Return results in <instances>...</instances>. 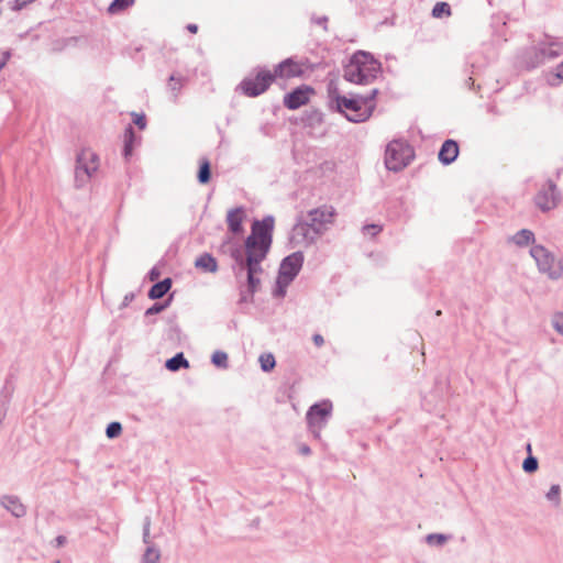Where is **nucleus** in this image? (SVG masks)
<instances>
[{
    "instance_id": "1",
    "label": "nucleus",
    "mask_w": 563,
    "mask_h": 563,
    "mask_svg": "<svg viewBox=\"0 0 563 563\" xmlns=\"http://www.w3.org/2000/svg\"><path fill=\"white\" fill-rule=\"evenodd\" d=\"M274 228L273 217H266L262 221H255L252 225V232L245 240L246 258H243L242 252L236 250L232 253L236 265L239 266L236 275L245 273L247 278V292L252 296L261 284L262 274L261 263L265 260L271 244L272 231Z\"/></svg>"
},
{
    "instance_id": "2",
    "label": "nucleus",
    "mask_w": 563,
    "mask_h": 563,
    "mask_svg": "<svg viewBox=\"0 0 563 563\" xmlns=\"http://www.w3.org/2000/svg\"><path fill=\"white\" fill-rule=\"evenodd\" d=\"M376 93L377 89H372L368 96L352 95L346 97L340 95L333 84L329 86V95L335 102L336 109L352 122H363L369 118L374 108L373 99Z\"/></svg>"
},
{
    "instance_id": "3",
    "label": "nucleus",
    "mask_w": 563,
    "mask_h": 563,
    "mask_svg": "<svg viewBox=\"0 0 563 563\" xmlns=\"http://www.w3.org/2000/svg\"><path fill=\"white\" fill-rule=\"evenodd\" d=\"M380 71V64L366 52L355 53L344 67L343 77L346 81L357 85L371 84Z\"/></svg>"
},
{
    "instance_id": "4",
    "label": "nucleus",
    "mask_w": 563,
    "mask_h": 563,
    "mask_svg": "<svg viewBox=\"0 0 563 563\" xmlns=\"http://www.w3.org/2000/svg\"><path fill=\"white\" fill-rule=\"evenodd\" d=\"M302 252H294L282 261L276 280V287L273 290V295L275 297L283 298L286 295L287 287L296 278L302 267Z\"/></svg>"
},
{
    "instance_id": "5",
    "label": "nucleus",
    "mask_w": 563,
    "mask_h": 563,
    "mask_svg": "<svg viewBox=\"0 0 563 563\" xmlns=\"http://www.w3.org/2000/svg\"><path fill=\"white\" fill-rule=\"evenodd\" d=\"M99 168V157L98 155L89 150L84 148L79 152L76 159V168H75V185L77 188H82L86 186L93 174Z\"/></svg>"
},
{
    "instance_id": "6",
    "label": "nucleus",
    "mask_w": 563,
    "mask_h": 563,
    "mask_svg": "<svg viewBox=\"0 0 563 563\" xmlns=\"http://www.w3.org/2000/svg\"><path fill=\"white\" fill-rule=\"evenodd\" d=\"M332 413V402L323 400L312 405L307 411L308 428L314 438L319 439L322 429L327 426L329 418Z\"/></svg>"
},
{
    "instance_id": "7",
    "label": "nucleus",
    "mask_w": 563,
    "mask_h": 563,
    "mask_svg": "<svg viewBox=\"0 0 563 563\" xmlns=\"http://www.w3.org/2000/svg\"><path fill=\"white\" fill-rule=\"evenodd\" d=\"M415 158L412 146L401 140L389 144V170L399 172L406 168Z\"/></svg>"
},
{
    "instance_id": "8",
    "label": "nucleus",
    "mask_w": 563,
    "mask_h": 563,
    "mask_svg": "<svg viewBox=\"0 0 563 563\" xmlns=\"http://www.w3.org/2000/svg\"><path fill=\"white\" fill-rule=\"evenodd\" d=\"M531 255L536 260L539 269L548 274L550 278H558L562 275L563 266L543 246H533L531 249Z\"/></svg>"
},
{
    "instance_id": "9",
    "label": "nucleus",
    "mask_w": 563,
    "mask_h": 563,
    "mask_svg": "<svg viewBox=\"0 0 563 563\" xmlns=\"http://www.w3.org/2000/svg\"><path fill=\"white\" fill-rule=\"evenodd\" d=\"M335 210L331 206H322L310 210L305 219L322 235L334 221Z\"/></svg>"
},
{
    "instance_id": "10",
    "label": "nucleus",
    "mask_w": 563,
    "mask_h": 563,
    "mask_svg": "<svg viewBox=\"0 0 563 563\" xmlns=\"http://www.w3.org/2000/svg\"><path fill=\"white\" fill-rule=\"evenodd\" d=\"M274 80V75L267 70H261L254 78L247 77L245 78L240 87L244 95L249 97H256L266 91L272 81Z\"/></svg>"
},
{
    "instance_id": "11",
    "label": "nucleus",
    "mask_w": 563,
    "mask_h": 563,
    "mask_svg": "<svg viewBox=\"0 0 563 563\" xmlns=\"http://www.w3.org/2000/svg\"><path fill=\"white\" fill-rule=\"evenodd\" d=\"M320 233L317 232L306 220L298 221L290 235V241L295 245L310 246L317 242L320 238Z\"/></svg>"
},
{
    "instance_id": "12",
    "label": "nucleus",
    "mask_w": 563,
    "mask_h": 563,
    "mask_svg": "<svg viewBox=\"0 0 563 563\" xmlns=\"http://www.w3.org/2000/svg\"><path fill=\"white\" fill-rule=\"evenodd\" d=\"M560 201L556 185L548 181L536 195L534 203L543 212L550 211L558 207Z\"/></svg>"
},
{
    "instance_id": "13",
    "label": "nucleus",
    "mask_w": 563,
    "mask_h": 563,
    "mask_svg": "<svg viewBox=\"0 0 563 563\" xmlns=\"http://www.w3.org/2000/svg\"><path fill=\"white\" fill-rule=\"evenodd\" d=\"M163 537L159 531L152 533L151 530H144L143 542L146 544V549L142 556V563H157L159 561L161 550L157 540Z\"/></svg>"
},
{
    "instance_id": "14",
    "label": "nucleus",
    "mask_w": 563,
    "mask_h": 563,
    "mask_svg": "<svg viewBox=\"0 0 563 563\" xmlns=\"http://www.w3.org/2000/svg\"><path fill=\"white\" fill-rule=\"evenodd\" d=\"M0 506L15 518H22L26 515V506L16 495L4 494L0 496Z\"/></svg>"
},
{
    "instance_id": "15",
    "label": "nucleus",
    "mask_w": 563,
    "mask_h": 563,
    "mask_svg": "<svg viewBox=\"0 0 563 563\" xmlns=\"http://www.w3.org/2000/svg\"><path fill=\"white\" fill-rule=\"evenodd\" d=\"M310 92L311 89L307 87L298 88L285 96L284 104L291 110L298 109L308 102Z\"/></svg>"
},
{
    "instance_id": "16",
    "label": "nucleus",
    "mask_w": 563,
    "mask_h": 563,
    "mask_svg": "<svg viewBox=\"0 0 563 563\" xmlns=\"http://www.w3.org/2000/svg\"><path fill=\"white\" fill-rule=\"evenodd\" d=\"M302 74V67L297 62L292 60L291 58L285 59L275 69L274 78L280 77V78H292L300 76Z\"/></svg>"
},
{
    "instance_id": "17",
    "label": "nucleus",
    "mask_w": 563,
    "mask_h": 563,
    "mask_svg": "<svg viewBox=\"0 0 563 563\" xmlns=\"http://www.w3.org/2000/svg\"><path fill=\"white\" fill-rule=\"evenodd\" d=\"M246 214L242 207H238L228 211L227 222L229 230L233 234H240L243 232L242 223L245 220Z\"/></svg>"
},
{
    "instance_id": "18",
    "label": "nucleus",
    "mask_w": 563,
    "mask_h": 563,
    "mask_svg": "<svg viewBox=\"0 0 563 563\" xmlns=\"http://www.w3.org/2000/svg\"><path fill=\"white\" fill-rule=\"evenodd\" d=\"M459 152L460 148L457 143L453 140H446L440 148L438 155L439 161L444 165H449L456 159V157L459 156Z\"/></svg>"
},
{
    "instance_id": "19",
    "label": "nucleus",
    "mask_w": 563,
    "mask_h": 563,
    "mask_svg": "<svg viewBox=\"0 0 563 563\" xmlns=\"http://www.w3.org/2000/svg\"><path fill=\"white\" fill-rule=\"evenodd\" d=\"M195 266L208 273H216L218 269L217 261L210 254L199 256L195 262Z\"/></svg>"
},
{
    "instance_id": "20",
    "label": "nucleus",
    "mask_w": 563,
    "mask_h": 563,
    "mask_svg": "<svg viewBox=\"0 0 563 563\" xmlns=\"http://www.w3.org/2000/svg\"><path fill=\"white\" fill-rule=\"evenodd\" d=\"M170 287H172L170 278H165L164 280L158 282L152 286V288L148 291V297L151 299H159L164 295H166V292L170 289Z\"/></svg>"
},
{
    "instance_id": "21",
    "label": "nucleus",
    "mask_w": 563,
    "mask_h": 563,
    "mask_svg": "<svg viewBox=\"0 0 563 563\" xmlns=\"http://www.w3.org/2000/svg\"><path fill=\"white\" fill-rule=\"evenodd\" d=\"M166 367L169 369V371H178L179 368L181 367H189V363L188 361L184 357V354L183 353H178L176 354L174 357L169 358L167 362H166Z\"/></svg>"
},
{
    "instance_id": "22",
    "label": "nucleus",
    "mask_w": 563,
    "mask_h": 563,
    "mask_svg": "<svg viewBox=\"0 0 563 563\" xmlns=\"http://www.w3.org/2000/svg\"><path fill=\"white\" fill-rule=\"evenodd\" d=\"M534 239L533 233L530 230L523 229L519 231L514 238V242L519 245H528L530 242H532Z\"/></svg>"
},
{
    "instance_id": "23",
    "label": "nucleus",
    "mask_w": 563,
    "mask_h": 563,
    "mask_svg": "<svg viewBox=\"0 0 563 563\" xmlns=\"http://www.w3.org/2000/svg\"><path fill=\"white\" fill-rule=\"evenodd\" d=\"M451 7L446 2H438L432 9V15L437 19L451 15Z\"/></svg>"
},
{
    "instance_id": "24",
    "label": "nucleus",
    "mask_w": 563,
    "mask_h": 563,
    "mask_svg": "<svg viewBox=\"0 0 563 563\" xmlns=\"http://www.w3.org/2000/svg\"><path fill=\"white\" fill-rule=\"evenodd\" d=\"M210 163L208 159H203L198 172V181L200 184H207L210 180Z\"/></svg>"
},
{
    "instance_id": "25",
    "label": "nucleus",
    "mask_w": 563,
    "mask_h": 563,
    "mask_svg": "<svg viewBox=\"0 0 563 563\" xmlns=\"http://www.w3.org/2000/svg\"><path fill=\"white\" fill-rule=\"evenodd\" d=\"M211 362L217 367L228 368V354L223 351H216L211 356Z\"/></svg>"
},
{
    "instance_id": "26",
    "label": "nucleus",
    "mask_w": 563,
    "mask_h": 563,
    "mask_svg": "<svg viewBox=\"0 0 563 563\" xmlns=\"http://www.w3.org/2000/svg\"><path fill=\"white\" fill-rule=\"evenodd\" d=\"M258 361H260V364H261V368L264 372L272 371L275 367V364H276L275 357L271 353H264V354L260 355Z\"/></svg>"
},
{
    "instance_id": "27",
    "label": "nucleus",
    "mask_w": 563,
    "mask_h": 563,
    "mask_svg": "<svg viewBox=\"0 0 563 563\" xmlns=\"http://www.w3.org/2000/svg\"><path fill=\"white\" fill-rule=\"evenodd\" d=\"M450 537L443 533H431L426 537V541L430 545H443Z\"/></svg>"
},
{
    "instance_id": "28",
    "label": "nucleus",
    "mask_w": 563,
    "mask_h": 563,
    "mask_svg": "<svg viewBox=\"0 0 563 563\" xmlns=\"http://www.w3.org/2000/svg\"><path fill=\"white\" fill-rule=\"evenodd\" d=\"M133 2L134 0H113V2L109 5L108 11L112 14L117 13L130 7Z\"/></svg>"
},
{
    "instance_id": "29",
    "label": "nucleus",
    "mask_w": 563,
    "mask_h": 563,
    "mask_svg": "<svg viewBox=\"0 0 563 563\" xmlns=\"http://www.w3.org/2000/svg\"><path fill=\"white\" fill-rule=\"evenodd\" d=\"M122 432V426L120 422H111L108 424L107 427V430H106V434L109 439H114L117 437H119Z\"/></svg>"
},
{
    "instance_id": "30",
    "label": "nucleus",
    "mask_w": 563,
    "mask_h": 563,
    "mask_svg": "<svg viewBox=\"0 0 563 563\" xmlns=\"http://www.w3.org/2000/svg\"><path fill=\"white\" fill-rule=\"evenodd\" d=\"M561 487L559 485H552L550 490L547 493V498L554 503H560Z\"/></svg>"
},
{
    "instance_id": "31",
    "label": "nucleus",
    "mask_w": 563,
    "mask_h": 563,
    "mask_svg": "<svg viewBox=\"0 0 563 563\" xmlns=\"http://www.w3.org/2000/svg\"><path fill=\"white\" fill-rule=\"evenodd\" d=\"M522 468L527 472V473H533L537 471L538 468V461L536 457L533 456H528L525 461H523V464H522Z\"/></svg>"
},
{
    "instance_id": "32",
    "label": "nucleus",
    "mask_w": 563,
    "mask_h": 563,
    "mask_svg": "<svg viewBox=\"0 0 563 563\" xmlns=\"http://www.w3.org/2000/svg\"><path fill=\"white\" fill-rule=\"evenodd\" d=\"M132 139H133V129L130 126L125 132V145H124V156L128 157L132 153Z\"/></svg>"
},
{
    "instance_id": "33",
    "label": "nucleus",
    "mask_w": 563,
    "mask_h": 563,
    "mask_svg": "<svg viewBox=\"0 0 563 563\" xmlns=\"http://www.w3.org/2000/svg\"><path fill=\"white\" fill-rule=\"evenodd\" d=\"M382 231H383V225H378V224H367V225L363 227V233L371 238L376 236Z\"/></svg>"
},
{
    "instance_id": "34",
    "label": "nucleus",
    "mask_w": 563,
    "mask_h": 563,
    "mask_svg": "<svg viewBox=\"0 0 563 563\" xmlns=\"http://www.w3.org/2000/svg\"><path fill=\"white\" fill-rule=\"evenodd\" d=\"M562 52V46L559 44H551L548 49H542L543 57H555Z\"/></svg>"
},
{
    "instance_id": "35",
    "label": "nucleus",
    "mask_w": 563,
    "mask_h": 563,
    "mask_svg": "<svg viewBox=\"0 0 563 563\" xmlns=\"http://www.w3.org/2000/svg\"><path fill=\"white\" fill-rule=\"evenodd\" d=\"M35 0H13L11 2V9L14 11H20L27 4L34 2Z\"/></svg>"
},
{
    "instance_id": "36",
    "label": "nucleus",
    "mask_w": 563,
    "mask_h": 563,
    "mask_svg": "<svg viewBox=\"0 0 563 563\" xmlns=\"http://www.w3.org/2000/svg\"><path fill=\"white\" fill-rule=\"evenodd\" d=\"M552 322L555 330L563 334V313L555 314Z\"/></svg>"
},
{
    "instance_id": "37",
    "label": "nucleus",
    "mask_w": 563,
    "mask_h": 563,
    "mask_svg": "<svg viewBox=\"0 0 563 563\" xmlns=\"http://www.w3.org/2000/svg\"><path fill=\"white\" fill-rule=\"evenodd\" d=\"M166 308V305L163 303H154L152 307H150L146 311V316H152L162 312Z\"/></svg>"
},
{
    "instance_id": "38",
    "label": "nucleus",
    "mask_w": 563,
    "mask_h": 563,
    "mask_svg": "<svg viewBox=\"0 0 563 563\" xmlns=\"http://www.w3.org/2000/svg\"><path fill=\"white\" fill-rule=\"evenodd\" d=\"M168 87L173 91H178L181 87L180 79L176 78L174 75L169 77Z\"/></svg>"
},
{
    "instance_id": "39",
    "label": "nucleus",
    "mask_w": 563,
    "mask_h": 563,
    "mask_svg": "<svg viewBox=\"0 0 563 563\" xmlns=\"http://www.w3.org/2000/svg\"><path fill=\"white\" fill-rule=\"evenodd\" d=\"M134 115V120L133 122L140 128V129H144L145 125H146V120H145V117L143 114H137V113H133Z\"/></svg>"
},
{
    "instance_id": "40",
    "label": "nucleus",
    "mask_w": 563,
    "mask_h": 563,
    "mask_svg": "<svg viewBox=\"0 0 563 563\" xmlns=\"http://www.w3.org/2000/svg\"><path fill=\"white\" fill-rule=\"evenodd\" d=\"M67 539L65 536H58L56 537L54 540H53V544L56 547V548H60L63 547L65 543H66Z\"/></svg>"
},
{
    "instance_id": "41",
    "label": "nucleus",
    "mask_w": 563,
    "mask_h": 563,
    "mask_svg": "<svg viewBox=\"0 0 563 563\" xmlns=\"http://www.w3.org/2000/svg\"><path fill=\"white\" fill-rule=\"evenodd\" d=\"M556 79L563 81V62L556 67L553 75Z\"/></svg>"
},
{
    "instance_id": "42",
    "label": "nucleus",
    "mask_w": 563,
    "mask_h": 563,
    "mask_svg": "<svg viewBox=\"0 0 563 563\" xmlns=\"http://www.w3.org/2000/svg\"><path fill=\"white\" fill-rule=\"evenodd\" d=\"M313 22L318 25L323 26V29L327 30V22H328L327 16L314 18Z\"/></svg>"
},
{
    "instance_id": "43",
    "label": "nucleus",
    "mask_w": 563,
    "mask_h": 563,
    "mask_svg": "<svg viewBox=\"0 0 563 563\" xmlns=\"http://www.w3.org/2000/svg\"><path fill=\"white\" fill-rule=\"evenodd\" d=\"M312 340L317 346H321L324 343L323 336L321 334H314Z\"/></svg>"
},
{
    "instance_id": "44",
    "label": "nucleus",
    "mask_w": 563,
    "mask_h": 563,
    "mask_svg": "<svg viewBox=\"0 0 563 563\" xmlns=\"http://www.w3.org/2000/svg\"><path fill=\"white\" fill-rule=\"evenodd\" d=\"M299 452L302 455H309L311 453V450H310V448L307 444H301L299 446Z\"/></svg>"
},
{
    "instance_id": "45",
    "label": "nucleus",
    "mask_w": 563,
    "mask_h": 563,
    "mask_svg": "<svg viewBox=\"0 0 563 563\" xmlns=\"http://www.w3.org/2000/svg\"><path fill=\"white\" fill-rule=\"evenodd\" d=\"M158 276H159V273H158L155 268H153V269L150 272V279H151V280H155V279H157V278H158Z\"/></svg>"
},
{
    "instance_id": "46",
    "label": "nucleus",
    "mask_w": 563,
    "mask_h": 563,
    "mask_svg": "<svg viewBox=\"0 0 563 563\" xmlns=\"http://www.w3.org/2000/svg\"><path fill=\"white\" fill-rule=\"evenodd\" d=\"M187 30L191 33H196L198 31V26L196 24H188Z\"/></svg>"
},
{
    "instance_id": "47",
    "label": "nucleus",
    "mask_w": 563,
    "mask_h": 563,
    "mask_svg": "<svg viewBox=\"0 0 563 563\" xmlns=\"http://www.w3.org/2000/svg\"><path fill=\"white\" fill-rule=\"evenodd\" d=\"M384 164L387 166V148L385 150Z\"/></svg>"
},
{
    "instance_id": "48",
    "label": "nucleus",
    "mask_w": 563,
    "mask_h": 563,
    "mask_svg": "<svg viewBox=\"0 0 563 563\" xmlns=\"http://www.w3.org/2000/svg\"><path fill=\"white\" fill-rule=\"evenodd\" d=\"M527 450H528L529 453L531 452V445L530 444H528Z\"/></svg>"
},
{
    "instance_id": "49",
    "label": "nucleus",
    "mask_w": 563,
    "mask_h": 563,
    "mask_svg": "<svg viewBox=\"0 0 563 563\" xmlns=\"http://www.w3.org/2000/svg\"><path fill=\"white\" fill-rule=\"evenodd\" d=\"M3 58H7V60H8L9 59V53H5Z\"/></svg>"
},
{
    "instance_id": "50",
    "label": "nucleus",
    "mask_w": 563,
    "mask_h": 563,
    "mask_svg": "<svg viewBox=\"0 0 563 563\" xmlns=\"http://www.w3.org/2000/svg\"><path fill=\"white\" fill-rule=\"evenodd\" d=\"M549 82H550L551 85H555V84H556L555 81H553V80H551V79H549Z\"/></svg>"
},
{
    "instance_id": "51",
    "label": "nucleus",
    "mask_w": 563,
    "mask_h": 563,
    "mask_svg": "<svg viewBox=\"0 0 563 563\" xmlns=\"http://www.w3.org/2000/svg\"><path fill=\"white\" fill-rule=\"evenodd\" d=\"M54 563H60V561L56 560Z\"/></svg>"
}]
</instances>
